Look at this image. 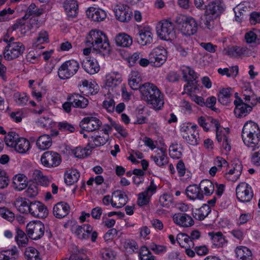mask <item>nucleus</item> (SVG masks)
<instances>
[{
    "instance_id": "72a5a7b5",
    "label": "nucleus",
    "mask_w": 260,
    "mask_h": 260,
    "mask_svg": "<svg viewBox=\"0 0 260 260\" xmlns=\"http://www.w3.org/2000/svg\"><path fill=\"white\" fill-rule=\"evenodd\" d=\"M235 253L238 260H253L252 251L245 246L237 247Z\"/></svg>"
},
{
    "instance_id": "dca6fc26",
    "label": "nucleus",
    "mask_w": 260,
    "mask_h": 260,
    "mask_svg": "<svg viewBox=\"0 0 260 260\" xmlns=\"http://www.w3.org/2000/svg\"><path fill=\"white\" fill-rule=\"evenodd\" d=\"M234 103L235 105L234 112L236 116L238 117L246 116L252 111L253 107L255 106L245 101L244 102L241 98L235 100Z\"/></svg>"
},
{
    "instance_id": "aec40b11",
    "label": "nucleus",
    "mask_w": 260,
    "mask_h": 260,
    "mask_svg": "<svg viewBox=\"0 0 260 260\" xmlns=\"http://www.w3.org/2000/svg\"><path fill=\"white\" fill-rule=\"evenodd\" d=\"M173 220L177 225L182 227H190L194 224L192 218L186 213H178L174 214Z\"/></svg>"
},
{
    "instance_id": "8fccbe9b",
    "label": "nucleus",
    "mask_w": 260,
    "mask_h": 260,
    "mask_svg": "<svg viewBox=\"0 0 260 260\" xmlns=\"http://www.w3.org/2000/svg\"><path fill=\"white\" fill-rule=\"evenodd\" d=\"M19 135L14 132H9L5 137L4 141L7 146L13 148L19 139Z\"/></svg>"
},
{
    "instance_id": "c756f323",
    "label": "nucleus",
    "mask_w": 260,
    "mask_h": 260,
    "mask_svg": "<svg viewBox=\"0 0 260 260\" xmlns=\"http://www.w3.org/2000/svg\"><path fill=\"white\" fill-rule=\"evenodd\" d=\"M63 7L69 17L74 18L77 15L78 5L76 0H65Z\"/></svg>"
},
{
    "instance_id": "423d86ee",
    "label": "nucleus",
    "mask_w": 260,
    "mask_h": 260,
    "mask_svg": "<svg viewBox=\"0 0 260 260\" xmlns=\"http://www.w3.org/2000/svg\"><path fill=\"white\" fill-rule=\"evenodd\" d=\"M48 238L52 237L50 231L45 229L44 224L41 221L30 222L26 227V232L29 237L33 240H37L41 239L45 234Z\"/></svg>"
},
{
    "instance_id": "ea45409f",
    "label": "nucleus",
    "mask_w": 260,
    "mask_h": 260,
    "mask_svg": "<svg viewBox=\"0 0 260 260\" xmlns=\"http://www.w3.org/2000/svg\"><path fill=\"white\" fill-rule=\"evenodd\" d=\"M52 144V139L47 135H43L40 136L36 142L38 148L43 150L48 149L51 147Z\"/></svg>"
},
{
    "instance_id": "7ed1b4c3",
    "label": "nucleus",
    "mask_w": 260,
    "mask_h": 260,
    "mask_svg": "<svg viewBox=\"0 0 260 260\" xmlns=\"http://www.w3.org/2000/svg\"><path fill=\"white\" fill-rule=\"evenodd\" d=\"M242 138L244 144L251 150L258 149L260 129L258 124L252 121H247L242 128Z\"/></svg>"
},
{
    "instance_id": "f257e3e1",
    "label": "nucleus",
    "mask_w": 260,
    "mask_h": 260,
    "mask_svg": "<svg viewBox=\"0 0 260 260\" xmlns=\"http://www.w3.org/2000/svg\"><path fill=\"white\" fill-rule=\"evenodd\" d=\"M143 100L155 110H161L164 105V95L156 86L151 83H145L140 87Z\"/></svg>"
},
{
    "instance_id": "9b49d317",
    "label": "nucleus",
    "mask_w": 260,
    "mask_h": 260,
    "mask_svg": "<svg viewBox=\"0 0 260 260\" xmlns=\"http://www.w3.org/2000/svg\"><path fill=\"white\" fill-rule=\"evenodd\" d=\"M42 164L47 168L58 167L61 162L60 155L57 152L52 151L45 152L41 157Z\"/></svg>"
},
{
    "instance_id": "f03ea898",
    "label": "nucleus",
    "mask_w": 260,
    "mask_h": 260,
    "mask_svg": "<svg viewBox=\"0 0 260 260\" xmlns=\"http://www.w3.org/2000/svg\"><path fill=\"white\" fill-rule=\"evenodd\" d=\"M87 47H92L93 51L103 56L109 55L111 50L110 44L106 35L102 31L92 29L85 41Z\"/></svg>"
},
{
    "instance_id": "79ce46f5",
    "label": "nucleus",
    "mask_w": 260,
    "mask_h": 260,
    "mask_svg": "<svg viewBox=\"0 0 260 260\" xmlns=\"http://www.w3.org/2000/svg\"><path fill=\"white\" fill-rule=\"evenodd\" d=\"M200 187L204 191V194L209 196L214 191V185L212 182L208 179H205L201 181L200 183Z\"/></svg>"
},
{
    "instance_id": "6e6552de",
    "label": "nucleus",
    "mask_w": 260,
    "mask_h": 260,
    "mask_svg": "<svg viewBox=\"0 0 260 260\" xmlns=\"http://www.w3.org/2000/svg\"><path fill=\"white\" fill-rule=\"evenodd\" d=\"M79 63L74 59L64 62L58 70V75L61 79H69L74 76L79 69Z\"/></svg>"
},
{
    "instance_id": "a878e982",
    "label": "nucleus",
    "mask_w": 260,
    "mask_h": 260,
    "mask_svg": "<svg viewBox=\"0 0 260 260\" xmlns=\"http://www.w3.org/2000/svg\"><path fill=\"white\" fill-rule=\"evenodd\" d=\"M187 197L190 200H202L204 198V194L203 193L200 186L197 184L189 185L185 190Z\"/></svg>"
},
{
    "instance_id": "4be33fe9",
    "label": "nucleus",
    "mask_w": 260,
    "mask_h": 260,
    "mask_svg": "<svg viewBox=\"0 0 260 260\" xmlns=\"http://www.w3.org/2000/svg\"><path fill=\"white\" fill-rule=\"evenodd\" d=\"M86 13L88 18L95 22L103 21L107 16L106 12L98 8H89Z\"/></svg>"
},
{
    "instance_id": "680f3d73",
    "label": "nucleus",
    "mask_w": 260,
    "mask_h": 260,
    "mask_svg": "<svg viewBox=\"0 0 260 260\" xmlns=\"http://www.w3.org/2000/svg\"><path fill=\"white\" fill-rule=\"evenodd\" d=\"M0 216L9 221L14 219V214L5 207L0 208Z\"/></svg>"
},
{
    "instance_id": "3c124183",
    "label": "nucleus",
    "mask_w": 260,
    "mask_h": 260,
    "mask_svg": "<svg viewBox=\"0 0 260 260\" xmlns=\"http://www.w3.org/2000/svg\"><path fill=\"white\" fill-rule=\"evenodd\" d=\"M211 212L209 206L206 204L203 205L201 208L196 211V217L199 220H204Z\"/></svg>"
},
{
    "instance_id": "a211bd4d",
    "label": "nucleus",
    "mask_w": 260,
    "mask_h": 260,
    "mask_svg": "<svg viewBox=\"0 0 260 260\" xmlns=\"http://www.w3.org/2000/svg\"><path fill=\"white\" fill-rule=\"evenodd\" d=\"M226 9V5L221 0H215L206 6L205 11L215 18L219 16Z\"/></svg>"
},
{
    "instance_id": "9d476101",
    "label": "nucleus",
    "mask_w": 260,
    "mask_h": 260,
    "mask_svg": "<svg viewBox=\"0 0 260 260\" xmlns=\"http://www.w3.org/2000/svg\"><path fill=\"white\" fill-rule=\"evenodd\" d=\"M22 43L7 45L3 51L4 58L7 60H12L21 56L25 51Z\"/></svg>"
},
{
    "instance_id": "69168bd1",
    "label": "nucleus",
    "mask_w": 260,
    "mask_h": 260,
    "mask_svg": "<svg viewBox=\"0 0 260 260\" xmlns=\"http://www.w3.org/2000/svg\"><path fill=\"white\" fill-rule=\"evenodd\" d=\"M103 106L108 112H113L115 110V102L113 99L108 98L105 100L103 102Z\"/></svg>"
},
{
    "instance_id": "e433bc0d",
    "label": "nucleus",
    "mask_w": 260,
    "mask_h": 260,
    "mask_svg": "<svg viewBox=\"0 0 260 260\" xmlns=\"http://www.w3.org/2000/svg\"><path fill=\"white\" fill-rule=\"evenodd\" d=\"M116 44L122 47H128L132 43V38L125 33H120L117 35L115 38Z\"/></svg>"
},
{
    "instance_id": "0eeeda50",
    "label": "nucleus",
    "mask_w": 260,
    "mask_h": 260,
    "mask_svg": "<svg viewBox=\"0 0 260 260\" xmlns=\"http://www.w3.org/2000/svg\"><path fill=\"white\" fill-rule=\"evenodd\" d=\"M156 29L157 35L161 40L171 41L176 38L174 26L169 20H162L157 24Z\"/></svg>"
},
{
    "instance_id": "4d7b16f0",
    "label": "nucleus",
    "mask_w": 260,
    "mask_h": 260,
    "mask_svg": "<svg viewBox=\"0 0 260 260\" xmlns=\"http://www.w3.org/2000/svg\"><path fill=\"white\" fill-rule=\"evenodd\" d=\"M57 127L59 130L62 132L73 133L75 131L74 125L67 121L59 122L58 123Z\"/></svg>"
},
{
    "instance_id": "13d9d810",
    "label": "nucleus",
    "mask_w": 260,
    "mask_h": 260,
    "mask_svg": "<svg viewBox=\"0 0 260 260\" xmlns=\"http://www.w3.org/2000/svg\"><path fill=\"white\" fill-rule=\"evenodd\" d=\"M85 227L86 234L87 235V240L90 238L92 242H95L96 240L98 234L96 231L93 230V227L90 224H86Z\"/></svg>"
},
{
    "instance_id": "5701e85b",
    "label": "nucleus",
    "mask_w": 260,
    "mask_h": 260,
    "mask_svg": "<svg viewBox=\"0 0 260 260\" xmlns=\"http://www.w3.org/2000/svg\"><path fill=\"white\" fill-rule=\"evenodd\" d=\"M67 100L70 101L72 106L76 108H85L88 105L87 99L78 93H73L68 96Z\"/></svg>"
},
{
    "instance_id": "2f4dec72",
    "label": "nucleus",
    "mask_w": 260,
    "mask_h": 260,
    "mask_svg": "<svg viewBox=\"0 0 260 260\" xmlns=\"http://www.w3.org/2000/svg\"><path fill=\"white\" fill-rule=\"evenodd\" d=\"M242 93L244 101L250 103L252 105H256L257 103V96L251 89L249 85L243 87Z\"/></svg>"
},
{
    "instance_id": "2eb2a0df",
    "label": "nucleus",
    "mask_w": 260,
    "mask_h": 260,
    "mask_svg": "<svg viewBox=\"0 0 260 260\" xmlns=\"http://www.w3.org/2000/svg\"><path fill=\"white\" fill-rule=\"evenodd\" d=\"M114 14L117 20L121 22H128L131 19L132 12L126 5H117L114 9Z\"/></svg>"
},
{
    "instance_id": "4468645a",
    "label": "nucleus",
    "mask_w": 260,
    "mask_h": 260,
    "mask_svg": "<svg viewBox=\"0 0 260 260\" xmlns=\"http://www.w3.org/2000/svg\"><path fill=\"white\" fill-rule=\"evenodd\" d=\"M157 185L154 183V180H151L149 185L146 190L138 194L137 204L139 206H143L149 204L152 196L155 193L157 189Z\"/></svg>"
},
{
    "instance_id": "5fc2aeb1",
    "label": "nucleus",
    "mask_w": 260,
    "mask_h": 260,
    "mask_svg": "<svg viewBox=\"0 0 260 260\" xmlns=\"http://www.w3.org/2000/svg\"><path fill=\"white\" fill-rule=\"evenodd\" d=\"M16 103L20 106H24L28 100V97L25 93L17 92L14 95Z\"/></svg>"
},
{
    "instance_id": "09e8293b",
    "label": "nucleus",
    "mask_w": 260,
    "mask_h": 260,
    "mask_svg": "<svg viewBox=\"0 0 260 260\" xmlns=\"http://www.w3.org/2000/svg\"><path fill=\"white\" fill-rule=\"evenodd\" d=\"M34 178L38 184L43 186H47L49 184L48 177L43 175L40 170H36L34 173Z\"/></svg>"
},
{
    "instance_id": "1a4fd4ad",
    "label": "nucleus",
    "mask_w": 260,
    "mask_h": 260,
    "mask_svg": "<svg viewBox=\"0 0 260 260\" xmlns=\"http://www.w3.org/2000/svg\"><path fill=\"white\" fill-rule=\"evenodd\" d=\"M183 78L187 82V85H184V90L187 92H191L197 88L198 78L197 74L190 67L183 66L181 68Z\"/></svg>"
},
{
    "instance_id": "e2e57ef3",
    "label": "nucleus",
    "mask_w": 260,
    "mask_h": 260,
    "mask_svg": "<svg viewBox=\"0 0 260 260\" xmlns=\"http://www.w3.org/2000/svg\"><path fill=\"white\" fill-rule=\"evenodd\" d=\"M245 39L246 42L249 44L252 43H260L259 39H257V35L253 31L246 32L245 35Z\"/></svg>"
},
{
    "instance_id": "a19ab883",
    "label": "nucleus",
    "mask_w": 260,
    "mask_h": 260,
    "mask_svg": "<svg viewBox=\"0 0 260 260\" xmlns=\"http://www.w3.org/2000/svg\"><path fill=\"white\" fill-rule=\"evenodd\" d=\"M26 177L23 175L19 174L13 178L14 188L18 191H21L26 187Z\"/></svg>"
},
{
    "instance_id": "f704fd0d",
    "label": "nucleus",
    "mask_w": 260,
    "mask_h": 260,
    "mask_svg": "<svg viewBox=\"0 0 260 260\" xmlns=\"http://www.w3.org/2000/svg\"><path fill=\"white\" fill-rule=\"evenodd\" d=\"M32 202L26 198H19L14 202V206L21 213H29V207Z\"/></svg>"
},
{
    "instance_id": "603ef678",
    "label": "nucleus",
    "mask_w": 260,
    "mask_h": 260,
    "mask_svg": "<svg viewBox=\"0 0 260 260\" xmlns=\"http://www.w3.org/2000/svg\"><path fill=\"white\" fill-rule=\"evenodd\" d=\"M27 260H41L39 251L33 247H28L25 251Z\"/></svg>"
},
{
    "instance_id": "c9c22d12",
    "label": "nucleus",
    "mask_w": 260,
    "mask_h": 260,
    "mask_svg": "<svg viewBox=\"0 0 260 260\" xmlns=\"http://www.w3.org/2000/svg\"><path fill=\"white\" fill-rule=\"evenodd\" d=\"M15 150L20 154H24L30 148V143L25 138L20 137L13 147Z\"/></svg>"
},
{
    "instance_id": "f3484780",
    "label": "nucleus",
    "mask_w": 260,
    "mask_h": 260,
    "mask_svg": "<svg viewBox=\"0 0 260 260\" xmlns=\"http://www.w3.org/2000/svg\"><path fill=\"white\" fill-rule=\"evenodd\" d=\"M102 122L95 117H86L80 122V126L83 131L93 132L99 129Z\"/></svg>"
},
{
    "instance_id": "bf43d9fd",
    "label": "nucleus",
    "mask_w": 260,
    "mask_h": 260,
    "mask_svg": "<svg viewBox=\"0 0 260 260\" xmlns=\"http://www.w3.org/2000/svg\"><path fill=\"white\" fill-rule=\"evenodd\" d=\"M38 193V189L37 184L35 183L30 184L25 191V196L33 198L35 197Z\"/></svg>"
},
{
    "instance_id": "774afa93",
    "label": "nucleus",
    "mask_w": 260,
    "mask_h": 260,
    "mask_svg": "<svg viewBox=\"0 0 260 260\" xmlns=\"http://www.w3.org/2000/svg\"><path fill=\"white\" fill-rule=\"evenodd\" d=\"M38 125L43 128H49L51 124L52 120L48 117H41L37 121Z\"/></svg>"
},
{
    "instance_id": "39448f33",
    "label": "nucleus",
    "mask_w": 260,
    "mask_h": 260,
    "mask_svg": "<svg viewBox=\"0 0 260 260\" xmlns=\"http://www.w3.org/2000/svg\"><path fill=\"white\" fill-rule=\"evenodd\" d=\"M175 22L181 32L186 36L195 34L198 28L197 21L191 17H187L185 16H178Z\"/></svg>"
},
{
    "instance_id": "c85d7f7f",
    "label": "nucleus",
    "mask_w": 260,
    "mask_h": 260,
    "mask_svg": "<svg viewBox=\"0 0 260 260\" xmlns=\"http://www.w3.org/2000/svg\"><path fill=\"white\" fill-rule=\"evenodd\" d=\"M121 81V76L117 72H111L106 76V86L111 87L112 89L120 85Z\"/></svg>"
},
{
    "instance_id": "338daca9",
    "label": "nucleus",
    "mask_w": 260,
    "mask_h": 260,
    "mask_svg": "<svg viewBox=\"0 0 260 260\" xmlns=\"http://www.w3.org/2000/svg\"><path fill=\"white\" fill-rule=\"evenodd\" d=\"M101 255L104 260H113L115 255L113 251L109 249H103L101 250Z\"/></svg>"
},
{
    "instance_id": "473e14b6",
    "label": "nucleus",
    "mask_w": 260,
    "mask_h": 260,
    "mask_svg": "<svg viewBox=\"0 0 260 260\" xmlns=\"http://www.w3.org/2000/svg\"><path fill=\"white\" fill-rule=\"evenodd\" d=\"M109 139L108 136H91L89 138L87 147L89 149H93L96 147H99L105 145Z\"/></svg>"
},
{
    "instance_id": "bb28decb",
    "label": "nucleus",
    "mask_w": 260,
    "mask_h": 260,
    "mask_svg": "<svg viewBox=\"0 0 260 260\" xmlns=\"http://www.w3.org/2000/svg\"><path fill=\"white\" fill-rule=\"evenodd\" d=\"M70 209V206L67 203L60 202L54 205L53 213L56 218H62L69 214Z\"/></svg>"
},
{
    "instance_id": "37998d69",
    "label": "nucleus",
    "mask_w": 260,
    "mask_h": 260,
    "mask_svg": "<svg viewBox=\"0 0 260 260\" xmlns=\"http://www.w3.org/2000/svg\"><path fill=\"white\" fill-rule=\"evenodd\" d=\"M44 13L43 9H39L34 3H31L27 9L25 15L23 17V19H27L32 15V17H38Z\"/></svg>"
},
{
    "instance_id": "49530a36",
    "label": "nucleus",
    "mask_w": 260,
    "mask_h": 260,
    "mask_svg": "<svg viewBox=\"0 0 260 260\" xmlns=\"http://www.w3.org/2000/svg\"><path fill=\"white\" fill-rule=\"evenodd\" d=\"M86 226V224H84L82 225H77L73 226L72 228V231L78 239L80 240H87V235L85 234Z\"/></svg>"
},
{
    "instance_id": "f8f14e48",
    "label": "nucleus",
    "mask_w": 260,
    "mask_h": 260,
    "mask_svg": "<svg viewBox=\"0 0 260 260\" xmlns=\"http://www.w3.org/2000/svg\"><path fill=\"white\" fill-rule=\"evenodd\" d=\"M236 193L237 199L243 203L250 202L253 196L251 187L245 182L238 184L236 189Z\"/></svg>"
},
{
    "instance_id": "c03bdc74",
    "label": "nucleus",
    "mask_w": 260,
    "mask_h": 260,
    "mask_svg": "<svg viewBox=\"0 0 260 260\" xmlns=\"http://www.w3.org/2000/svg\"><path fill=\"white\" fill-rule=\"evenodd\" d=\"M48 35L46 31L41 30L38 36V37L35 39L32 43V46L34 47H38L39 49L44 48L41 45L45 42L48 41Z\"/></svg>"
},
{
    "instance_id": "b1692460",
    "label": "nucleus",
    "mask_w": 260,
    "mask_h": 260,
    "mask_svg": "<svg viewBox=\"0 0 260 260\" xmlns=\"http://www.w3.org/2000/svg\"><path fill=\"white\" fill-rule=\"evenodd\" d=\"M233 169L229 171V181L235 182L239 178L242 170V166L240 161L237 159H234L231 164Z\"/></svg>"
},
{
    "instance_id": "a18cd8bd",
    "label": "nucleus",
    "mask_w": 260,
    "mask_h": 260,
    "mask_svg": "<svg viewBox=\"0 0 260 260\" xmlns=\"http://www.w3.org/2000/svg\"><path fill=\"white\" fill-rule=\"evenodd\" d=\"M15 239L19 246L25 247L28 244V239L27 235L19 228L16 229Z\"/></svg>"
},
{
    "instance_id": "0e129e2a",
    "label": "nucleus",
    "mask_w": 260,
    "mask_h": 260,
    "mask_svg": "<svg viewBox=\"0 0 260 260\" xmlns=\"http://www.w3.org/2000/svg\"><path fill=\"white\" fill-rule=\"evenodd\" d=\"M245 49L237 46H233L229 48V56L238 57L244 54Z\"/></svg>"
},
{
    "instance_id": "58836bf2",
    "label": "nucleus",
    "mask_w": 260,
    "mask_h": 260,
    "mask_svg": "<svg viewBox=\"0 0 260 260\" xmlns=\"http://www.w3.org/2000/svg\"><path fill=\"white\" fill-rule=\"evenodd\" d=\"M80 176L79 172L76 169H71L64 175V182L68 185H71L77 182Z\"/></svg>"
},
{
    "instance_id": "7c9ffc66",
    "label": "nucleus",
    "mask_w": 260,
    "mask_h": 260,
    "mask_svg": "<svg viewBox=\"0 0 260 260\" xmlns=\"http://www.w3.org/2000/svg\"><path fill=\"white\" fill-rule=\"evenodd\" d=\"M208 235L210 237L213 244L218 247H223L226 243V237L220 232H209Z\"/></svg>"
},
{
    "instance_id": "052dcab7",
    "label": "nucleus",
    "mask_w": 260,
    "mask_h": 260,
    "mask_svg": "<svg viewBox=\"0 0 260 260\" xmlns=\"http://www.w3.org/2000/svg\"><path fill=\"white\" fill-rule=\"evenodd\" d=\"M218 101L223 105H228V88H222L219 90Z\"/></svg>"
},
{
    "instance_id": "6ab92c4d",
    "label": "nucleus",
    "mask_w": 260,
    "mask_h": 260,
    "mask_svg": "<svg viewBox=\"0 0 260 260\" xmlns=\"http://www.w3.org/2000/svg\"><path fill=\"white\" fill-rule=\"evenodd\" d=\"M29 213L35 217L42 218L48 215V211L42 203L36 201L30 204Z\"/></svg>"
},
{
    "instance_id": "ddd939ff",
    "label": "nucleus",
    "mask_w": 260,
    "mask_h": 260,
    "mask_svg": "<svg viewBox=\"0 0 260 260\" xmlns=\"http://www.w3.org/2000/svg\"><path fill=\"white\" fill-rule=\"evenodd\" d=\"M167 58V51L162 47L155 48L150 52V59L152 66L160 67L165 62Z\"/></svg>"
},
{
    "instance_id": "6e6d98bb",
    "label": "nucleus",
    "mask_w": 260,
    "mask_h": 260,
    "mask_svg": "<svg viewBox=\"0 0 260 260\" xmlns=\"http://www.w3.org/2000/svg\"><path fill=\"white\" fill-rule=\"evenodd\" d=\"M169 154L170 156L175 159H179L182 156V152L178 150V145L177 143L172 144L169 147Z\"/></svg>"
},
{
    "instance_id": "20e7f679",
    "label": "nucleus",
    "mask_w": 260,
    "mask_h": 260,
    "mask_svg": "<svg viewBox=\"0 0 260 260\" xmlns=\"http://www.w3.org/2000/svg\"><path fill=\"white\" fill-rule=\"evenodd\" d=\"M196 124L190 122L182 123L180 132L183 138L190 145L195 146L199 144V134Z\"/></svg>"
},
{
    "instance_id": "864d4df0",
    "label": "nucleus",
    "mask_w": 260,
    "mask_h": 260,
    "mask_svg": "<svg viewBox=\"0 0 260 260\" xmlns=\"http://www.w3.org/2000/svg\"><path fill=\"white\" fill-rule=\"evenodd\" d=\"M216 19V18L205 11L204 17L202 18L201 20L202 23H204L208 29H211L213 27L214 20Z\"/></svg>"
},
{
    "instance_id": "de8ad7c7",
    "label": "nucleus",
    "mask_w": 260,
    "mask_h": 260,
    "mask_svg": "<svg viewBox=\"0 0 260 260\" xmlns=\"http://www.w3.org/2000/svg\"><path fill=\"white\" fill-rule=\"evenodd\" d=\"M18 250L14 246L11 249L3 251L0 253V260H15L17 256Z\"/></svg>"
},
{
    "instance_id": "412c9836",
    "label": "nucleus",
    "mask_w": 260,
    "mask_h": 260,
    "mask_svg": "<svg viewBox=\"0 0 260 260\" xmlns=\"http://www.w3.org/2000/svg\"><path fill=\"white\" fill-rule=\"evenodd\" d=\"M136 39L139 44L147 45L152 42L153 34L149 28H143L139 30Z\"/></svg>"
},
{
    "instance_id": "cd10ccee",
    "label": "nucleus",
    "mask_w": 260,
    "mask_h": 260,
    "mask_svg": "<svg viewBox=\"0 0 260 260\" xmlns=\"http://www.w3.org/2000/svg\"><path fill=\"white\" fill-rule=\"evenodd\" d=\"M82 67L86 72L93 75L100 70L99 63L95 59H86L82 62Z\"/></svg>"
},
{
    "instance_id": "393cba45",
    "label": "nucleus",
    "mask_w": 260,
    "mask_h": 260,
    "mask_svg": "<svg viewBox=\"0 0 260 260\" xmlns=\"http://www.w3.org/2000/svg\"><path fill=\"white\" fill-rule=\"evenodd\" d=\"M156 154L150 156L151 160L154 161L155 164L159 167H163L166 165L168 162V158L167 156L166 149L164 148H160L158 151L154 152Z\"/></svg>"
},
{
    "instance_id": "4c0bfd02",
    "label": "nucleus",
    "mask_w": 260,
    "mask_h": 260,
    "mask_svg": "<svg viewBox=\"0 0 260 260\" xmlns=\"http://www.w3.org/2000/svg\"><path fill=\"white\" fill-rule=\"evenodd\" d=\"M178 244L183 248L193 247L194 243L189 237V236L184 233H179L176 237Z\"/></svg>"
}]
</instances>
